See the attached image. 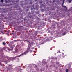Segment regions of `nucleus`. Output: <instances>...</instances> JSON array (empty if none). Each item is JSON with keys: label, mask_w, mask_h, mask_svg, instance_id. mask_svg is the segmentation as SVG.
Wrapping results in <instances>:
<instances>
[{"label": "nucleus", "mask_w": 72, "mask_h": 72, "mask_svg": "<svg viewBox=\"0 0 72 72\" xmlns=\"http://www.w3.org/2000/svg\"><path fill=\"white\" fill-rule=\"evenodd\" d=\"M34 51V53H36V51Z\"/></svg>", "instance_id": "17"}, {"label": "nucleus", "mask_w": 72, "mask_h": 72, "mask_svg": "<svg viewBox=\"0 0 72 72\" xmlns=\"http://www.w3.org/2000/svg\"><path fill=\"white\" fill-rule=\"evenodd\" d=\"M35 50H37V48H35Z\"/></svg>", "instance_id": "16"}, {"label": "nucleus", "mask_w": 72, "mask_h": 72, "mask_svg": "<svg viewBox=\"0 0 72 72\" xmlns=\"http://www.w3.org/2000/svg\"><path fill=\"white\" fill-rule=\"evenodd\" d=\"M65 10H67V8L66 7V8H65Z\"/></svg>", "instance_id": "14"}, {"label": "nucleus", "mask_w": 72, "mask_h": 72, "mask_svg": "<svg viewBox=\"0 0 72 72\" xmlns=\"http://www.w3.org/2000/svg\"><path fill=\"white\" fill-rule=\"evenodd\" d=\"M35 46L34 47H32V48H31V49H35Z\"/></svg>", "instance_id": "8"}, {"label": "nucleus", "mask_w": 72, "mask_h": 72, "mask_svg": "<svg viewBox=\"0 0 72 72\" xmlns=\"http://www.w3.org/2000/svg\"><path fill=\"white\" fill-rule=\"evenodd\" d=\"M41 10L42 12H44V10L43 9H41Z\"/></svg>", "instance_id": "7"}, {"label": "nucleus", "mask_w": 72, "mask_h": 72, "mask_svg": "<svg viewBox=\"0 0 72 72\" xmlns=\"http://www.w3.org/2000/svg\"><path fill=\"white\" fill-rule=\"evenodd\" d=\"M63 7H64V8H66V9H67V7H66V6H63Z\"/></svg>", "instance_id": "9"}, {"label": "nucleus", "mask_w": 72, "mask_h": 72, "mask_svg": "<svg viewBox=\"0 0 72 72\" xmlns=\"http://www.w3.org/2000/svg\"><path fill=\"white\" fill-rule=\"evenodd\" d=\"M28 47H29V48H31V43H30L29 44Z\"/></svg>", "instance_id": "3"}, {"label": "nucleus", "mask_w": 72, "mask_h": 72, "mask_svg": "<svg viewBox=\"0 0 72 72\" xmlns=\"http://www.w3.org/2000/svg\"><path fill=\"white\" fill-rule=\"evenodd\" d=\"M3 45H6V43H5V42H3Z\"/></svg>", "instance_id": "2"}, {"label": "nucleus", "mask_w": 72, "mask_h": 72, "mask_svg": "<svg viewBox=\"0 0 72 72\" xmlns=\"http://www.w3.org/2000/svg\"><path fill=\"white\" fill-rule=\"evenodd\" d=\"M35 1H37V0H34Z\"/></svg>", "instance_id": "18"}, {"label": "nucleus", "mask_w": 72, "mask_h": 72, "mask_svg": "<svg viewBox=\"0 0 72 72\" xmlns=\"http://www.w3.org/2000/svg\"><path fill=\"white\" fill-rule=\"evenodd\" d=\"M18 58V59H19V58Z\"/></svg>", "instance_id": "19"}, {"label": "nucleus", "mask_w": 72, "mask_h": 72, "mask_svg": "<svg viewBox=\"0 0 72 72\" xmlns=\"http://www.w3.org/2000/svg\"><path fill=\"white\" fill-rule=\"evenodd\" d=\"M69 3H71V0H69Z\"/></svg>", "instance_id": "10"}, {"label": "nucleus", "mask_w": 72, "mask_h": 72, "mask_svg": "<svg viewBox=\"0 0 72 72\" xmlns=\"http://www.w3.org/2000/svg\"><path fill=\"white\" fill-rule=\"evenodd\" d=\"M63 35H66V33H63Z\"/></svg>", "instance_id": "13"}, {"label": "nucleus", "mask_w": 72, "mask_h": 72, "mask_svg": "<svg viewBox=\"0 0 72 72\" xmlns=\"http://www.w3.org/2000/svg\"><path fill=\"white\" fill-rule=\"evenodd\" d=\"M1 3H4V0H1Z\"/></svg>", "instance_id": "6"}, {"label": "nucleus", "mask_w": 72, "mask_h": 72, "mask_svg": "<svg viewBox=\"0 0 72 72\" xmlns=\"http://www.w3.org/2000/svg\"><path fill=\"white\" fill-rule=\"evenodd\" d=\"M52 10H53V8H52Z\"/></svg>", "instance_id": "20"}, {"label": "nucleus", "mask_w": 72, "mask_h": 72, "mask_svg": "<svg viewBox=\"0 0 72 72\" xmlns=\"http://www.w3.org/2000/svg\"><path fill=\"white\" fill-rule=\"evenodd\" d=\"M66 72H68V69H66Z\"/></svg>", "instance_id": "5"}, {"label": "nucleus", "mask_w": 72, "mask_h": 72, "mask_svg": "<svg viewBox=\"0 0 72 72\" xmlns=\"http://www.w3.org/2000/svg\"><path fill=\"white\" fill-rule=\"evenodd\" d=\"M64 4V1H63V3H62V6H63V4Z\"/></svg>", "instance_id": "12"}, {"label": "nucleus", "mask_w": 72, "mask_h": 72, "mask_svg": "<svg viewBox=\"0 0 72 72\" xmlns=\"http://www.w3.org/2000/svg\"><path fill=\"white\" fill-rule=\"evenodd\" d=\"M3 50H6V48L4 47L3 48Z\"/></svg>", "instance_id": "4"}, {"label": "nucleus", "mask_w": 72, "mask_h": 72, "mask_svg": "<svg viewBox=\"0 0 72 72\" xmlns=\"http://www.w3.org/2000/svg\"><path fill=\"white\" fill-rule=\"evenodd\" d=\"M42 2L39 3V4H42Z\"/></svg>", "instance_id": "15"}, {"label": "nucleus", "mask_w": 72, "mask_h": 72, "mask_svg": "<svg viewBox=\"0 0 72 72\" xmlns=\"http://www.w3.org/2000/svg\"><path fill=\"white\" fill-rule=\"evenodd\" d=\"M56 64H59V63L57 62Z\"/></svg>", "instance_id": "11"}, {"label": "nucleus", "mask_w": 72, "mask_h": 72, "mask_svg": "<svg viewBox=\"0 0 72 72\" xmlns=\"http://www.w3.org/2000/svg\"><path fill=\"white\" fill-rule=\"evenodd\" d=\"M28 53V51H26L22 54L15 57V58H16L17 57H21V55H26V54H27Z\"/></svg>", "instance_id": "1"}]
</instances>
